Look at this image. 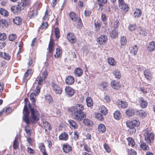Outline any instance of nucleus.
Listing matches in <instances>:
<instances>
[{
    "mask_svg": "<svg viewBox=\"0 0 155 155\" xmlns=\"http://www.w3.org/2000/svg\"><path fill=\"white\" fill-rule=\"evenodd\" d=\"M91 12L89 10H85L84 12V14L86 17H89L91 14Z\"/></svg>",
    "mask_w": 155,
    "mask_h": 155,
    "instance_id": "obj_63",
    "label": "nucleus"
},
{
    "mask_svg": "<svg viewBox=\"0 0 155 155\" xmlns=\"http://www.w3.org/2000/svg\"><path fill=\"white\" fill-rule=\"evenodd\" d=\"M107 62L108 64L111 66H115L116 62L114 59L111 57H110L107 58Z\"/></svg>",
    "mask_w": 155,
    "mask_h": 155,
    "instance_id": "obj_30",
    "label": "nucleus"
},
{
    "mask_svg": "<svg viewBox=\"0 0 155 155\" xmlns=\"http://www.w3.org/2000/svg\"><path fill=\"white\" fill-rule=\"evenodd\" d=\"M83 73L82 69L80 68H76L74 71V73L75 75L78 77H80L81 76Z\"/></svg>",
    "mask_w": 155,
    "mask_h": 155,
    "instance_id": "obj_18",
    "label": "nucleus"
},
{
    "mask_svg": "<svg viewBox=\"0 0 155 155\" xmlns=\"http://www.w3.org/2000/svg\"><path fill=\"white\" fill-rule=\"evenodd\" d=\"M114 117L116 120H119L121 117V114L118 110L116 111L114 114Z\"/></svg>",
    "mask_w": 155,
    "mask_h": 155,
    "instance_id": "obj_33",
    "label": "nucleus"
},
{
    "mask_svg": "<svg viewBox=\"0 0 155 155\" xmlns=\"http://www.w3.org/2000/svg\"><path fill=\"white\" fill-rule=\"evenodd\" d=\"M132 124L134 128L135 127H137L139 125V122L136 120H134L131 121Z\"/></svg>",
    "mask_w": 155,
    "mask_h": 155,
    "instance_id": "obj_56",
    "label": "nucleus"
},
{
    "mask_svg": "<svg viewBox=\"0 0 155 155\" xmlns=\"http://www.w3.org/2000/svg\"><path fill=\"white\" fill-rule=\"evenodd\" d=\"M139 145L140 148L144 150H149V146L144 141H141L139 143Z\"/></svg>",
    "mask_w": 155,
    "mask_h": 155,
    "instance_id": "obj_15",
    "label": "nucleus"
},
{
    "mask_svg": "<svg viewBox=\"0 0 155 155\" xmlns=\"http://www.w3.org/2000/svg\"><path fill=\"white\" fill-rule=\"evenodd\" d=\"M8 26V24L5 20L4 19L0 20V27L6 28Z\"/></svg>",
    "mask_w": 155,
    "mask_h": 155,
    "instance_id": "obj_36",
    "label": "nucleus"
},
{
    "mask_svg": "<svg viewBox=\"0 0 155 155\" xmlns=\"http://www.w3.org/2000/svg\"><path fill=\"white\" fill-rule=\"evenodd\" d=\"M69 16L71 19L73 21L77 22L78 27L79 28H81L83 26V24L80 18L78 16L76 13L73 12L70 13Z\"/></svg>",
    "mask_w": 155,
    "mask_h": 155,
    "instance_id": "obj_4",
    "label": "nucleus"
},
{
    "mask_svg": "<svg viewBox=\"0 0 155 155\" xmlns=\"http://www.w3.org/2000/svg\"><path fill=\"white\" fill-rule=\"evenodd\" d=\"M140 107L143 108H146L147 106V102L143 97L140 99L139 101Z\"/></svg>",
    "mask_w": 155,
    "mask_h": 155,
    "instance_id": "obj_19",
    "label": "nucleus"
},
{
    "mask_svg": "<svg viewBox=\"0 0 155 155\" xmlns=\"http://www.w3.org/2000/svg\"><path fill=\"white\" fill-rule=\"evenodd\" d=\"M107 40V36L104 35H101L97 39V41L100 45H104L106 43Z\"/></svg>",
    "mask_w": 155,
    "mask_h": 155,
    "instance_id": "obj_7",
    "label": "nucleus"
},
{
    "mask_svg": "<svg viewBox=\"0 0 155 155\" xmlns=\"http://www.w3.org/2000/svg\"><path fill=\"white\" fill-rule=\"evenodd\" d=\"M131 49L130 52L133 55H135L137 54L138 51L137 46L136 45L132 46L131 47Z\"/></svg>",
    "mask_w": 155,
    "mask_h": 155,
    "instance_id": "obj_25",
    "label": "nucleus"
},
{
    "mask_svg": "<svg viewBox=\"0 0 155 155\" xmlns=\"http://www.w3.org/2000/svg\"><path fill=\"white\" fill-rule=\"evenodd\" d=\"M42 124V126L45 129V131H47L48 130H50L51 129L50 124L46 121L43 120Z\"/></svg>",
    "mask_w": 155,
    "mask_h": 155,
    "instance_id": "obj_14",
    "label": "nucleus"
},
{
    "mask_svg": "<svg viewBox=\"0 0 155 155\" xmlns=\"http://www.w3.org/2000/svg\"><path fill=\"white\" fill-rule=\"evenodd\" d=\"M11 58L10 56L8 54L4 52V56L3 57V58L6 60H9Z\"/></svg>",
    "mask_w": 155,
    "mask_h": 155,
    "instance_id": "obj_64",
    "label": "nucleus"
},
{
    "mask_svg": "<svg viewBox=\"0 0 155 155\" xmlns=\"http://www.w3.org/2000/svg\"><path fill=\"white\" fill-rule=\"evenodd\" d=\"M136 114L142 118H144L146 117L147 115V113L144 111L141 110H136Z\"/></svg>",
    "mask_w": 155,
    "mask_h": 155,
    "instance_id": "obj_20",
    "label": "nucleus"
},
{
    "mask_svg": "<svg viewBox=\"0 0 155 155\" xmlns=\"http://www.w3.org/2000/svg\"><path fill=\"white\" fill-rule=\"evenodd\" d=\"M117 105L119 108H125L127 107L128 104L126 102L118 100L117 101Z\"/></svg>",
    "mask_w": 155,
    "mask_h": 155,
    "instance_id": "obj_12",
    "label": "nucleus"
},
{
    "mask_svg": "<svg viewBox=\"0 0 155 155\" xmlns=\"http://www.w3.org/2000/svg\"><path fill=\"white\" fill-rule=\"evenodd\" d=\"M84 107L82 104H77L69 109V111L73 114L74 119L78 121H80L86 115L83 112Z\"/></svg>",
    "mask_w": 155,
    "mask_h": 155,
    "instance_id": "obj_1",
    "label": "nucleus"
},
{
    "mask_svg": "<svg viewBox=\"0 0 155 155\" xmlns=\"http://www.w3.org/2000/svg\"><path fill=\"white\" fill-rule=\"evenodd\" d=\"M68 135L67 133H64L61 134L59 136V139L62 140H66L68 139Z\"/></svg>",
    "mask_w": 155,
    "mask_h": 155,
    "instance_id": "obj_26",
    "label": "nucleus"
},
{
    "mask_svg": "<svg viewBox=\"0 0 155 155\" xmlns=\"http://www.w3.org/2000/svg\"><path fill=\"white\" fill-rule=\"evenodd\" d=\"M83 122L85 125L89 126H91L93 124L92 121L87 119H84Z\"/></svg>",
    "mask_w": 155,
    "mask_h": 155,
    "instance_id": "obj_39",
    "label": "nucleus"
},
{
    "mask_svg": "<svg viewBox=\"0 0 155 155\" xmlns=\"http://www.w3.org/2000/svg\"><path fill=\"white\" fill-rule=\"evenodd\" d=\"M143 74L147 79L150 80L152 79V73L150 70L148 69L145 70L144 71Z\"/></svg>",
    "mask_w": 155,
    "mask_h": 155,
    "instance_id": "obj_11",
    "label": "nucleus"
},
{
    "mask_svg": "<svg viewBox=\"0 0 155 155\" xmlns=\"http://www.w3.org/2000/svg\"><path fill=\"white\" fill-rule=\"evenodd\" d=\"M7 38V36L5 33H0V40L3 41L6 39Z\"/></svg>",
    "mask_w": 155,
    "mask_h": 155,
    "instance_id": "obj_59",
    "label": "nucleus"
},
{
    "mask_svg": "<svg viewBox=\"0 0 155 155\" xmlns=\"http://www.w3.org/2000/svg\"><path fill=\"white\" fill-rule=\"evenodd\" d=\"M120 6L121 7V8L125 12L127 11L128 10V5L124 3L121 6V5H120Z\"/></svg>",
    "mask_w": 155,
    "mask_h": 155,
    "instance_id": "obj_55",
    "label": "nucleus"
},
{
    "mask_svg": "<svg viewBox=\"0 0 155 155\" xmlns=\"http://www.w3.org/2000/svg\"><path fill=\"white\" fill-rule=\"evenodd\" d=\"M101 25V22L100 21L97 20L95 21L94 23V26L96 31L97 32L99 31Z\"/></svg>",
    "mask_w": 155,
    "mask_h": 155,
    "instance_id": "obj_32",
    "label": "nucleus"
},
{
    "mask_svg": "<svg viewBox=\"0 0 155 155\" xmlns=\"http://www.w3.org/2000/svg\"><path fill=\"white\" fill-rule=\"evenodd\" d=\"M74 78L71 76H68L65 79V82L67 84L71 85L74 83Z\"/></svg>",
    "mask_w": 155,
    "mask_h": 155,
    "instance_id": "obj_16",
    "label": "nucleus"
},
{
    "mask_svg": "<svg viewBox=\"0 0 155 155\" xmlns=\"http://www.w3.org/2000/svg\"><path fill=\"white\" fill-rule=\"evenodd\" d=\"M130 31H132L135 29L136 28V24H130L128 27Z\"/></svg>",
    "mask_w": 155,
    "mask_h": 155,
    "instance_id": "obj_50",
    "label": "nucleus"
},
{
    "mask_svg": "<svg viewBox=\"0 0 155 155\" xmlns=\"http://www.w3.org/2000/svg\"><path fill=\"white\" fill-rule=\"evenodd\" d=\"M54 41L50 39L48 45L49 52L47 55L48 57L51 56L52 55L53 52L54 50Z\"/></svg>",
    "mask_w": 155,
    "mask_h": 155,
    "instance_id": "obj_8",
    "label": "nucleus"
},
{
    "mask_svg": "<svg viewBox=\"0 0 155 155\" xmlns=\"http://www.w3.org/2000/svg\"><path fill=\"white\" fill-rule=\"evenodd\" d=\"M37 14V10L36 9H35L29 12L28 13V16L29 18H33L36 16Z\"/></svg>",
    "mask_w": 155,
    "mask_h": 155,
    "instance_id": "obj_22",
    "label": "nucleus"
},
{
    "mask_svg": "<svg viewBox=\"0 0 155 155\" xmlns=\"http://www.w3.org/2000/svg\"><path fill=\"white\" fill-rule=\"evenodd\" d=\"M51 85L52 89L55 93L59 94L61 93L62 92L61 88L56 84V83L54 80L51 81Z\"/></svg>",
    "mask_w": 155,
    "mask_h": 155,
    "instance_id": "obj_6",
    "label": "nucleus"
},
{
    "mask_svg": "<svg viewBox=\"0 0 155 155\" xmlns=\"http://www.w3.org/2000/svg\"><path fill=\"white\" fill-rule=\"evenodd\" d=\"M62 51L59 48H56V54L54 55V57L56 58H58L61 56Z\"/></svg>",
    "mask_w": 155,
    "mask_h": 155,
    "instance_id": "obj_45",
    "label": "nucleus"
},
{
    "mask_svg": "<svg viewBox=\"0 0 155 155\" xmlns=\"http://www.w3.org/2000/svg\"><path fill=\"white\" fill-rule=\"evenodd\" d=\"M31 114V121L32 123H35L36 121H38L39 119V113L36 109L33 108H30Z\"/></svg>",
    "mask_w": 155,
    "mask_h": 155,
    "instance_id": "obj_5",
    "label": "nucleus"
},
{
    "mask_svg": "<svg viewBox=\"0 0 155 155\" xmlns=\"http://www.w3.org/2000/svg\"><path fill=\"white\" fill-rule=\"evenodd\" d=\"M67 37L68 40L71 43H74L76 42V37L73 33H68Z\"/></svg>",
    "mask_w": 155,
    "mask_h": 155,
    "instance_id": "obj_10",
    "label": "nucleus"
},
{
    "mask_svg": "<svg viewBox=\"0 0 155 155\" xmlns=\"http://www.w3.org/2000/svg\"><path fill=\"white\" fill-rule=\"evenodd\" d=\"M21 19L20 17H18L14 18L13 21L14 23L17 25H20L21 23Z\"/></svg>",
    "mask_w": 155,
    "mask_h": 155,
    "instance_id": "obj_40",
    "label": "nucleus"
},
{
    "mask_svg": "<svg viewBox=\"0 0 155 155\" xmlns=\"http://www.w3.org/2000/svg\"><path fill=\"white\" fill-rule=\"evenodd\" d=\"M140 35L143 36H146L147 35V30L145 29H141L139 32Z\"/></svg>",
    "mask_w": 155,
    "mask_h": 155,
    "instance_id": "obj_48",
    "label": "nucleus"
},
{
    "mask_svg": "<svg viewBox=\"0 0 155 155\" xmlns=\"http://www.w3.org/2000/svg\"><path fill=\"white\" fill-rule=\"evenodd\" d=\"M148 50L150 51L155 50V42L152 41L149 43L148 46Z\"/></svg>",
    "mask_w": 155,
    "mask_h": 155,
    "instance_id": "obj_23",
    "label": "nucleus"
},
{
    "mask_svg": "<svg viewBox=\"0 0 155 155\" xmlns=\"http://www.w3.org/2000/svg\"><path fill=\"white\" fill-rule=\"evenodd\" d=\"M39 148L41 151L43 153L45 152V149L44 145L43 143H41L39 145Z\"/></svg>",
    "mask_w": 155,
    "mask_h": 155,
    "instance_id": "obj_52",
    "label": "nucleus"
},
{
    "mask_svg": "<svg viewBox=\"0 0 155 155\" xmlns=\"http://www.w3.org/2000/svg\"><path fill=\"white\" fill-rule=\"evenodd\" d=\"M36 95L34 93H31L30 96V99L31 101L32 104L34 106L35 105V97Z\"/></svg>",
    "mask_w": 155,
    "mask_h": 155,
    "instance_id": "obj_37",
    "label": "nucleus"
},
{
    "mask_svg": "<svg viewBox=\"0 0 155 155\" xmlns=\"http://www.w3.org/2000/svg\"><path fill=\"white\" fill-rule=\"evenodd\" d=\"M126 124L127 127L133 130V132H135L136 131V129L134 128L131 121H127L126 123Z\"/></svg>",
    "mask_w": 155,
    "mask_h": 155,
    "instance_id": "obj_44",
    "label": "nucleus"
},
{
    "mask_svg": "<svg viewBox=\"0 0 155 155\" xmlns=\"http://www.w3.org/2000/svg\"><path fill=\"white\" fill-rule=\"evenodd\" d=\"M111 87L114 89H117L120 87L118 83L115 80L112 81L111 82Z\"/></svg>",
    "mask_w": 155,
    "mask_h": 155,
    "instance_id": "obj_28",
    "label": "nucleus"
},
{
    "mask_svg": "<svg viewBox=\"0 0 155 155\" xmlns=\"http://www.w3.org/2000/svg\"><path fill=\"white\" fill-rule=\"evenodd\" d=\"M62 149L64 153H68L71 151L72 148L69 144L66 143L63 145Z\"/></svg>",
    "mask_w": 155,
    "mask_h": 155,
    "instance_id": "obj_13",
    "label": "nucleus"
},
{
    "mask_svg": "<svg viewBox=\"0 0 155 155\" xmlns=\"http://www.w3.org/2000/svg\"><path fill=\"white\" fill-rule=\"evenodd\" d=\"M95 116L96 118H97L99 120H103V117L102 115L98 113H97L95 114Z\"/></svg>",
    "mask_w": 155,
    "mask_h": 155,
    "instance_id": "obj_61",
    "label": "nucleus"
},
{
    "mask_svg": "<svg viewBox=\"0 0 155 155\" xmlns=\"http://www.w3.org/2000/svg\"><path fill=\"white\" fill-rule=\"evenodd\" d=\"M29 120H30L29 119ZM27 125L25 126V131L26 134L29 135H31V130L30 129H28V125L30 124V123H29L28 124H27L26 123ZM30 123V122H29Z\"/></svg>",
    "mask_w": 155,
    "mask_h": 155,
    "instance_id": "obj_49",
    "label": "nucleus"
},
{
    "mask_svg": "<svg viewBox=\"0 0 155 155\" xmlns=\"http://www.w3.org/2000/svg\"><path fill=\"white\" fill-rule=\"evenodd\" d=\"M43 78L41 76H39L38 77L35 82H38V86H41L42 85L45 83V80H43Z\"/></svg>",
    "mask_w": 155,
    "mask_h": 155,
    "instance_id": "obj_27",
    "label": "nucleus"
},
{
    "mask_svg": "<svg viewBox=\"0 0 155 155\" xmlns=\"http://www.w3.org/2000/svg\"><path fill=\"white\" fill-rule=\"evenodd\" d=\"M24 101L25 106L23 111L24 117H23V119L25 123L28 124L30 122L29 117L30 112L28 109V106L29 108L30 109L31 108V105L30 102L28 101V98H25Z\"/></svg>",
    "mask_w": 155,
    "mask_h": 155,
    "instance_id": "obj_2",
    "label": "nucleus"
},
{
    "mask_svg": "<svg viewBox=\"0 0 155 155\" xmlns=\"http://www.w3.org/2000/svg\"><path fill=\"white\" fill-rule=\"evenodd\" d=\"M18 139L17 137H15L13 142V147L14 149L15 150L17 149L18 147V143L17 141Z\"/></svg>",
    "mask_w": 155,
    "mask_h": 155,
    "instance_id": "obj_47",
    "label": "nucleus"
},
{
    "mask_svg": "<svg viewBox=\"0 0 155 155\" xmlns=\"http://www.w3.org/2000/svg\"><path fill=\"white\" fill-rule=\"evenodd\" d=\"M113 74L114 75L115 78L120 79L121 77L120 71L118 70H116L113 71Z\"/></svg>",
    "mask_w": 155,
    "mask_h": 155,
    "instance_id": "obj_46",
    "label": "nucleus"
},
{
    "mask_svg": "<svg viewBox=\"0 0 155 155\" xmlns=\"http://www.w3.org/2000/svg\"><path fill=\"white\" fill-rule=\"evenodd\" d=\"M46 100L49 104H52L53 102L52 97L50 95L47 94L45 97Z\"/></svg>",
    "mask_w": 155,
    "mask_h": 155,
    "instance_id": "obj_51",
    "label": "nucleus"
},
{
    "mask_svg": "<svg viewBox=\"0 0 155 155\" xmlns=\"http://www.w3.org/2000/svg\"><path fill=\"white\" fill-rule=\"evenodd\" d=\"M143 136L145 140L148 144H150L154 138V134L151 132L149 129H146L143 132Z\"/></svg>",
    "mask_w": 155,
    "mask_h": 155,
    "instance_id": "obj_3",
    "label": "nucleus"
},
{
    "mask_svg": "<svg viewBox=\"0 0 155 155\" xmlns=\"http://www.w3.org/2000/svg\"><path fill=\"white\" fill-rule=\"evenodd\" d=\"M65 91L67 96L69 97H72L74 94V90L69 86L65 87Z\"/></svg>",
    "mask_w": 155,
    "mask_h": 155,
    "instance_id": "obj_9",
    "label": "nucleus"
},
{
    "mask_svg": "<svg viewBox=\"0 0 155 155\" xmlns=\"http://www.w3.org/2000/svg\"><path fill=\"white\" fill-rule=\"evenodd\" d=\"M87 105L88 107H91L93 106V102L92 99L90 97H87L86 99Z\"/></svg>",
    "mask_w": 155,
    "mask_h": 155,
    "instance_id": "obj_31",
    "label": "nucleus"
},
{
    "mask_svg": "<svg viewBox=\"0 0 155 155\" xmlns=\"http://www.w3.org/2000/svg\"><path fill=\"white\" fill-rule=\"evenodd\" d=\"M99 5V9L102 11L103 9V5L107 3V0H97Z\"/></svg>",
    "mask_w": 155,
    "mask_h": 155,
    "instance_id": "obj_21",
    "label": "nucleus"
},
{
    "mask_svg": "<svg viewBox=\"0 0 155 155\" xmlns=\"http://www.w3.org/2000/svg\"><path fill=\"white\" fill-rule=\"evenodd\" d=\"M0 14L5 17H7L8 15V12L4 8H0Z\"/></svg>",
    "mask_w": 155,
    "mask_h": 155,
    "instance_id": "obj_42",
    "label": "nucleus"
},
{
    "mask_svg": "<svg viewBox=\"0 0 155 155\" xmlns=\"http://www.w3.org/2000/svg\"><path fill=\"white\" fill-rule=\"evenodd\" d=\"M136 111L133 108L127 109L126 111V113L128 116H132L134 115L135 113H136Z\"/></svg>",
    "mask_w": 155,
    "mask_h": 155,
    "instance_id": "obj_24",
    "label": "nucleus"
},
{
    "mask_svg": "<svg viewBox=\"0 0 155 155\" xmlns=\"http://www.w3.org/2000/svg\"><path fill=\"white\" fill-rule=\"evenodd\" d=\"M104 147L105 149L107 152L109 153L110 152V149L108 145L105 143L104 144Z\"/></svg>",
    "mask_w": 155,
    "mask_h": 155,
    "instance_id": "obj_62",
    "label": "nucleus"
},
{
    "mask_svg": "<svg viewBox=\"0 0 155 155\" xmlns=\"http://www.w3.org/2000/svg\"><path fill=\"white\" fill-rule=\"evenodd\" d=\"M41 86H38H38L36 87L34 93L37 95L40 93Z\"/></svg>",
    "mask_w": 155,
    "mask_h": 155,
    "instance_id": "obj_58",
    "label": "nucleus"
},
{
    "mask_svg": "<svg viewBox=\"0 0 155 155\" xmlns=\"http://www.w3.org/2000/svg\"><path fill=\"white\" fill-rule=\"evenodd\" d=\"M118 35V33L116 29H114L110 33V35L112 38H115L117 37Z\"/></svg>",
    "mask_w": 155,
    "mask_h": 155,
    "instance_id": "obj_38",
    "label": "nucleus"
},
{
    "mask_svg": "<svg viewBox=\"0 0 155 155\" xmlns=\"http://www.w3.org/2000/svg\"><path fill=\"white\" fill-rule=\"evenodd\" d=\"M16 35L15 34H11L9 36V39L10 41H13L16 38Z\"/></svg>",
    "mask_w": 155,
    "mask_h": 155,
    "instance_id": "obj_60",
    "label": "nucleus"
},
{
    "mask_svg": "<svg viewBox=\"0 0 155 155\" xmlns=\"http://www.w3.org/2000/svg\"><path fill=\"white\" fill-rule=\"evenodd\" d=\"M128 140L129 141L128 144L129 145H131L132 147H133L134 146L135 143L133 139L129 138Z\"/></svg>",
    "mask_w": 155,
    "mask_h": 155,
    "instance_id": "obj_53",
    "label": "nucleus"
},
{
    "mask_svg": "<svg viewBox=\"0 0 155 155\" xmlns=\"http://www.w3.org/2000/svg\"><path fill=\"white\" fill-rule=\"evenodd\" d=\"M134 18L140 17L142 14V11L139 8H136L134 11Z\"/></svg>",
    "mask_w": 155,
    "mask_h": 155,
    "instance_id": "obj_17",
    "label": "nucleus"
},
{
    "mask_svg": "<svg viewBox=\"0 0 155 155\" xmlns=\"http://www.w3.org/2000/svg\"><path fill=\"white\" fill-rule=\"evenodd\" d=\"M98 129L99 131L103 133L105 132L106 128L104 124H101L98 126Z\"/></svg>",
    "mask_w": 155,
    "mask_h": 155,
    "instance_id": "obj_35",
    "label": "nucleus"
},
{
    "mask_svg": "<svg viewBox=\"0 0 155 155\" xmlns=\"http://www.w3.org/2000/svg\"><path fill=\"white\" fill-rule=\"evenodd\" d=\"M100 112L104 115H106L107 113V110L106 107L104 106H102L101 107Z\"/></svg>",
    "mask_w": 155,
    "mask_h": 155,
    "instance_id": "obj_43",
    "label": "nucleus"
},
{
    "mask_svg": "<svg viewBox=\"0 0 155 155\" xmlns=\"http://www.w3.org/2000/svg\"><path fill=\"white\" fill-rule=\"evenodd\" d=\"M21 2L19 4V7H25L26 5H29L31 3L30 0H21Z\"/></svg>",
    "mask_w": 155,
    "mask_h": 155,
    "instance_id": "obj_29",
    "label": "nucleus"
},
{
    "mask_svg": "<svg viewBox=\"0 0 155 155\" xmlns=\"http://www.w3.org/2000/svg\"><path fill=\"white\" fill-rule=\"evenodd\" d=\"M48 26V24L47 22H43L42 24V25L39 28L41 29H44V28H46Z\"/></svg>",
    "mask_w": 155,
    "mask_h": 155,
    "instance_id": "obj_57",
    "label": "nucleus"
},
{
    "mask_svg": "<svg viewBox=\"0 0 155 155\" xmlns=\"http://www.w3.org/2000/svg\"><path fill=\"white\" fill-rule=\"evenodd\" d=\"M68 122L70 125L74 129H76L78 128V125L77 124L72 120H69Z\"/></svg>",
    "mask_w": 155,
    "mask_h": 155,
    "instance_id": "obj_41",
    "label": "nucleus"
},
{
    "mask_svg": "<svg viewBox=\"0 0 155 155\" xmlns=\"http://www.w3.org/2000/svg\"><path fill=\"white\" fill-rule=\"evenodd\" d=\"M55 35L56 38H58L60 37L59 31L58 28H56L55 29Z\"/></svg>",
    "mask_w": 155,
    "mask_h": 155,
    "instance_id": "obj_54",
    "label": "nucleus"
},
{
    "mask_svg": "<svg viewBox=\"0 0 155 155\" xmlns=\"http://www.w3.org/2000/svg\"><path fill=\"white\" fill-rule=\"evenodd\" d=\"M127 42V40L125 36L121 37L120 40V43L121 46H125Z\"/></svg>",
    "mask_w": 155,
    "mask_h": 155,
    "instance_id": "obj_34",
    "label": "nucleus"
}]
</instances>
